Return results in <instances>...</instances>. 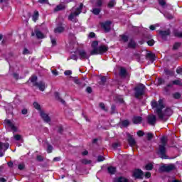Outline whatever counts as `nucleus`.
Masks as SVG:
<instances>
[{
    "instance_id": "1",
    "label": "nucleus",
    "mask_w": 182,
    "mask_h": 182,
    "mask_svg": "<svg viewBox=\"0 0 182 182\" xmlns=\"http://www.w3.org/2000/svg\"><path fill=\"white\" fill-rule=\"evenodd\" d=\"M152 109H156V113L158 114L159 118L164 122L167 120L166 117H168L173 114V110L171 108H166L164 112H163V109L166 107L164 106V103L163 102V100H159L157 101L151 102Z\"/></svg>"
},
{
    "instance_id": "2",
    "label": "nucleus",
    "mask_w": 182,
    "mask_h": 182,
    "mask_svg": "<svg viewBox=\"0 0 182 182\" xmlns=\"http://www.w3.org/2000/svg\"><path fill=\"white\" fill-rule=\"evenodd\" d=\"M161 143L162 144L159 145L158 154L161 159L166 160L168 159V156H167L166 154L167 153V150L166 149V146H167V140L166 139V137L163 136L161 139Z\"/></svg>"
},
{
    "instance_id": "3",
    "label": "nucleus",
    "mask_w": 182,
    "mask_h": 182,
    "mask_svg": "<svg viewBox=\"0 0 182 182\" xmlns=\"http://www.w3.org/2000/svg\"><path fill=\"white\" fill-rule=\"evenodd\" d=\"M146 90V86L143 84H139L134 89V97L136 99H140L141 96L144 95V92Z\"/></svg>"
},
{
    "instance_id": "4",
    "label": "nucleus",
    "mask_w": 182,
    "mask_h": 182,
    "mask_svg": "<svg viewBox=\"0 0 182 182\" xmlns=\"http://www.w3.org/2000/svg\"><path fill=\"white\" fill-rule=\"evenodd\" d=\"M82 9H83V4L81 3L80 4V6L76 9V11L74 12H72L68 16L69 21H72V22H77V18H76V17L79 16V15L82 14Z\"/></svg>"
},
{
    "instance_id": "5",
    "label": "nucleus",
    "mask_w": 182,
    "mask_h": 182,
    "mask_svg": "<svg viewBox=\"0 0 182 182\" xmlns=\"http://www.w3.org/2000/svg\"><path fill=\"white\" fill-rule=\"evenodd\" d=\"M109 50V47L102 45L97 47V48L92 49L90 51V55H102V53H105Z\"/></svg>"
},
{
    "instance_id": "6",
    "label": "nucleus",
    "mask_w": 182,
    "mask_h": 182,
    "mask_svg": "<svg viewBox=\"0 0 182 182\" xmlns=\"http://www.w3.org/2000/svg\"><path fill=\"white\" fill-rule=\"evenodd\" d=\"M176 165H174V164H164L160 166L159 171H161V173H170V171H174Z\"/></svg>"
},
{
    "instance_id": "7",
    "label": "nucleus",
    "mask_w": 182,
    "mask_h": 182,
    "mask_svg": "<svg viewBox=\"0 0 182 182\" xmlns=\"http://www.w3.org/2000/svg\"><path fill=\"white\" fill-rule=\"evenodd\" d=\"M112 25V21H107L102 23H100V26L102 29H104L105 32L107 33V32H110V26Z\"/></svg>"
},
{
    "instance_id": "8",
    "label": "nucleus",
    "mask_w": 182,
    "mask_h": 182,
    "mask_svg": "<svg viewBox=\"0 0 182 182\" xmlns=\"http://www.w3.org/2000/svg\"><path fill=\"white\" fill-rule=\"evenodd\" d=\"M146 119L148 124H150V126H155L157 122V118L156 117V115L153 114L148 115Z\"/></svg>"
},
{
    "instance_id": "9",
    "label": "nucleus",
    "mask_w": 182,
    "mask_h": 182,
    "mask_svg": "<svg viewBox=\"0 0 182 182\" xmlns=\"http://www.w3.org/2000/svg\"><path fill=\"white\" fill-rule=\"evenodd\" d=\"M40 116L46 123H50V117H49V115L46 114L44 111H40Z\"/></svg>"
},
{
    "instance_id": "10",
    "label": "nucleus",
    "mask_w": 182,
    "mask_h": 182,
    "mask_svg": "<svg viewBox=\"0 0 182 182\" xmlns=\"http://www.w3.org/2000/svg\"><path fill=\"white\" fill-rule=\"evenodd\" d=\"M158 32L161 38H162V39H164V41H166L167 36H170V33H171L170 29H168L166 31L159 30Z\"/></svg>"
},
{
    "instance_id": "11",
    "label": "nucleus",
    "mask_w": 182,
    "mask_h": 182,
    "mask_svg": "<svg viewBox=\"0 0 182 182\" xmlns=\"http://www.w3.org/2000/svg\"><path fill=\"white\" fill-rule=\"evenodd\" d=\"M90 3L95 8H102L103 6V0H90Z\"/></svg>"
},
{
    "instance_id": "12",
    "label": "nucleus",
    "mask_w": 182,
    "mask_h": 182,
    "mask_svg": "<svg viewBox=\"0 0 182 182\" xmlns=\"http://www.w3.org/2000/svg\"><path fill=\"white\" fill-rule=\"evenodd\" d=\"M34 86L38 87L41 92H45V90L46 89V84L43 81H39L38 83H35Z\"/></svg>"
},
{
    "instance_id": "13",
    "label": "nucleus",
    "mask_w": 182,
    "mask_h": 182,
    "mask_svg": "<svg viewBox=\"0 0 182 182\" xmlns=\"http://www.w3.org/2000/svg\"><path fill=\"white\" fill-rule=\"evenodd\" d=\"M78 55L80 59H89L90 58V55L87 54L85 50H80L78 51Z\"/></svg>"
},
{
    "instance_id": "14",
    "label": "nucleus",
    "mask_w": 182,
    "mask_h": 182,
    "mask_svg": "<svg viewBox=\"0 0 182 182\" xmlns=\"http://www.w3.org/2000/svg\"><path fill=\"white\" fill-rule=\"evenodd\" d=\"M4 123L6 124H8V126L11 129V130L15 133L16 132H18V128H16V127H15V124H14V123H12V122H11V120L9 119H6L4 121Z\"/></svg>"
},
{
    "instance_id": "15",
    "label": "nucleus",
    "mask_w": 182,
    "mask_h": 182,
    "mask_svg": "<svg viewBox=\"0 0 182 182\" xmlns=\"http://www.w3.org/2000/svg\"><path fill=\"white\" fill-rule=\"evenodd\" d=\"M136 46H137V43H136L134 39L133 38L129 39L127 48H129V49H136Z\"/></svg>"
},
{
    "instance_id": "16",
    "label": "nucleus",
    "mask_w": 182,
    "mask_h": 182,
    "mask_svg": "<svg viewBox=\"0 0 182 182\" xmlns=\"http://www.w3.org/2000/svg\"><path fill=\"white\" fill-rule=\"evenodd\" d=\"M133 176L135 178H141V177H143V171L141 169H136L134 171Z\"/></svg>"
},
{
    "instance_id": "17",
    "label": "nucleus",
    "mask_w": 182,
    "mask_h": 182,
    "mask_svg": "<svg viewBox=\"0 0 182 182\" xmlns=\"http://www.w3.org/2000/svg\"><path fill=\"white\" fill-rule=\"evenodd\" d=\"M128 143L131 147H134V146H136V140L133 138V136L130 134L128 135Z\"/></svg>"
},
{
    "instance_id": "18",
    "label": "nucleus",
    "mask_w": 182,
    "mask_h": 182,
    "mask_svg": "<svg viewBox=\"0 0 182 182\" xmlns=\"http://www.w3.org/2000/svg\"><path fill=\"white\" fill-rule=\"evenodd\" d=\"M65 31V28L60 24L54 29L55 33H62Z\"/></svg>"
},
{
    "instance_id": "19",
    "label": "nucleus",
    "mask_w": 182,
    "mask_h": 182,
    "mask_svg": "<svg viewBox=\"0 0 182 182\" xmlns=\"http://www.w3.org/2000/svg\"><path fill=\"white\" fill-rule=\"evenodd\" d=\"M143 118L141 117H134L132 119V122L134 124H139V123H141Z\"/></svg>"
},
{
    "instance_id": "20",
    "label": "nucleus",
    "mask_w": 182,
    "mask_h": 182,
    "mask_svg": "<svg viewBox=\"0 0 182 182\" xmlns=\"http://www.w3.org/2000/svg\"><path fill=\"white\" fill-rule=\"evenodd\" d=\"M91 12H92V14L94 15H99V14H100V12H102V8H100V7H94V8H92Z\"/></svg>"
},
{
    "instance_id": "21",
    "label": "nucleus",
    "mask_w": 182,
    "mask_h": 182,
    "mask_svg": "<svg viewBox=\"0 0 182 182\" xmlns=\"http://www.w3.org/2000/svg\"><path fill=\"white\" fill-rule=\"evenodd\" d=\"M35 33L38 39H43V38H45V36L43 35V33H42V32H41V31L38 29L35 31Z\"/></svg>"
},
{
    "instance_id": "22",
    "label": "nucleus",
    "mask_w": 182,
    "mask_h": 182,
    "mask_svg": "<svg viewBox=\"0 0 182 182\" xmlns=\"http://www.w3.org/2000/svg\"><path fill=\"white\" fill-rule=\"evenodd\" d=\"M65 9V5L59 4L54 9V12H59V11H63Z\"/></svg>"
},
{
    "instance_id": "23",
    "label": "nucleus",
    "mask_w": 182,
    "mask_h": 182,
    "mask_svg": "<svg viewBox=\"0 0 182 182\" xmlns=\"http://www.w3.org/2000/svg\"><path fill=\"white\" fill-rule=\"evenodd\" d=\"M146 58L150 59V60H152V62H154L156 60V55L153 53H149L146 55Z\"/></svg>"
},
{
    "instance_id": "24",
    "label": "nucleus",
    "mask_w": 182,
    "mask_h": 182,
    "mask_svg": "<svg viewBox=\"0 0 182 182\" xmlns=\"http://www.w3.org/2000/svg\"><path fill=\"white\" fill-rule=\"evenodd\" d=\"M107 171L109 174H115L116 173V167L109 166L107 168Z\"/></svg>"
},
{
    "instance_id": "25",
    "label": "nucleus",
    "mask_w": 182,
    "mask_h": 182,
    "mask_svg": "<svg viewBox=\"0 0 182 182\" xmlns=\"http://www.w3.org/2000/svg\"><path fill=\"white\" fill-rule=\"evenodd\" d=\"M127 73V70L124 68H121L119 71V75L122 76V77H124L126 76V74Z\"/></svg>"
},
{
    "instance_id": "26",
    "label": "nucleus",
    "mask_w": 182,
    "mask_h": 182,
    "mask_svg": "<svg viewBox=\"0 0 182 182\" xmlns=\"http://www.w3.org/2000/svg\"><path fill=\"white\" fill-rule=\"evenodd\" d=\"M55 97L57 100H59L63 105H65V100H63L62 98H60V96L59 95V92H55Z\"/></svg>"
},
{
    "instance_id": "27",
    "label": "nucleus",
    "mask_w": 182,
    "mask_h": 182,
    "mask_svg": "<svg viewBox=\"0 0 182 182\" xmlns=\"http://www.w3.org/2000/svg\"><path fill=\"white\" fill-rule=\"evenodd\" d=\"M174 84L173 83V81L172 82H170L167 85L166 87H164V90L165 92H166V93H168V92H170V90L168 88L170 87H173V85Z\"/></svg>"
},
{
    "instance_id": "28",
    "label": "nucleus",
    "mask_w": 182,
    "mask_h": 182,
    "mask_svg": "<svg viewBox=\"0 0 182 182\" xmlns=\"http://www.w3.org/2000/svg\"><path fill=\"white\" fill-rule=\"evenodd\" d=\"M127 178L124 177H119L114 181V182H128Z\"/></svg>"
},
{
    "instance_id": "29",
    "label": "nucleus",
    "mask_w": 182,
    "mask_h": 182,
    "mask_svg": "<svg viewBox=\"0 0 182 182\" xmlns=\"http://www.w3.org/2000/svg\"><path fill=\"white\" fill-rule=\"evenodd\" d=\"M31 82L33 83V86H35V83H38V76L33 75L31 77Z\"/></svg>"
},
{
    "instance_id": "30",
    "label": "nucleus",
    "mask_w": 182,
    "mask_h": 182,
    "mask_svg": "<svg viewBox=\"0 0 182 182\" xmlns=\"http://www.w3.org/2000/svg\"><path fill=\"white\" fill-rule=\"evenodd\" d=\"M159 4L162 8H167V3L164 0H158Z\"/></svg>"
},
{
    "instance_id": "31",
    "label": "nucleus",
    "mask_w": 182,
    "mask_h": 182,
    "mask_svg": "<svg viewBox=\"0 0 182 182\" xmlns=\"http://www.w3.org/2000/svg\"><path fill=\"white\" fill-rule=\"evenodd\" d=\"M172 82L173 83V85H176L177 86H182V81L181 79L175 80L172 81Z\"/></svg>"
},
{
    "instance_id": "32",
    "label": "nucleus",
    "mask_w": 182,
    "mask_h": 182,
    "mask_svg": "<svg viewBox=\"0 0 182 182\" xmlns=\"http://www.w3.org/2000/svg\"><path fill=\"white\" fill-rule=\"evenodd\" d=\"M38 18H39V12L35 11L34 14L33 15V21L36 22V21H38Z\"/></svg>"
},
{
    "instance_id": "33",
    "label": "nucleus",
    "mask_w": 182,
    "mask_h": 182,
    "mask_svg": "<svg viewBox=\"0 0 182 182\" xmlns=\"http://www.w3.org/2000/svg\"><path fill=\"white\" fill-rule=\"evenodd\" d=\"M120 37L123 42H124V43L129 42V36H127L126 35H121Z\"/></svg>"
},
{
    "instance_id": "34",
    "label": "nucleus",
    "mask_w": 182,
    "mask_h": 182,
    "mask_svg": "<svg viewBox=\"0 0 182 182\" xmlns=\"http://www.w3.org/2000/svg\"><path fill=\"white\" fill-rule=\"evenodd\" d=\"M80 161L82 164H92V160H89V159H82Z\"/></svg>"
},
{
    "instance_id": "35",
    "label": "nucleus",
    "mask_w": 182,
    "mask_h": 182,
    "mask_svg": "<svg viewBox=\"0 0 182 182\" xmlns=\"http://www.w3.org/2000/svg\"><path fill=\"white\" fill-rule=\"evenodd\" d=\"M121 123H122L123 127H127V126H129V124H130V122L127 119L122 121Z\"/></svg>"
},
{
    "instance_id": "36",
    "label": "nucleus",
    "mask_w": 182,
    "mask_h": 182,
    "mask_svg": "<svg viewBox=\"0 0 182 182\" xmlns=\"http://www.w3.org/2000/svg\"><path fill=\"white\" fill-rule=\"evenodd\" d=\"M114 5H116V1L115 0L109 1V4H108L109 8H113V6H114Z\"/></svg>"
},
{
    "instance_id": "37",
    "label": "nucleus",
    "mask_w": 182,
    "mask_h": 182,
    "mask_svg": "<svg viewBox=\"0 0 182 182\" xmlns=\"http://www.w3.org/2000/svg\"><path fill=\"white\" fill-rule=\"evenodd\" d=\"M100 109H102L105 112H107V108H106V106L105 105V103L100 102Z\"/></svg>"
},
{
    "instance_id": "38",
    "label": "nucleus",
    "mask_w": 182,
    "mask_h": 182,
    "mask_svg": "<svg viewBox=\"0 0 182 182\" xmlns=\"http://www.w3.org/2000/svg\"><path fill=\"white\" fill-rule=\"evenodd\" d=\"M181 46V43H175V44L173 45V49L174 50H176V49H178V48H180Z\"/></svg>"
},
{
    "instance_id": "39",
    "label": "nucleus",
    "mask_w": 182,
    "mask_h": 182,
    "mask_svg": "<svg viewBox=\"0 0 182 182\" xmlns=\"http://www.w3.org/2000/svg\"><path fill=\"white\" fill-rule=\"evenodd\" d=\"M146 170H153V164H147L145 166Z\"/></svg>"
},
{
    "instance_id": "40",
    "label": "nucleus",
    "mask_w": 182,
    "mask_h": 182,
    "mask_svg": "<svg viewBox=\"0 0 182 182\" xmlns=\"http://www.w3.org/2000/svg\"><path fill=\"white\" fill-rule=\"evenodd\" d=\"M14 138L15 139V140H16V141H19V140H22V136L20 134L14 135Z\"/></svg>"
},
{
    "instance_id": "41",
    "label": "nucleus",
    "mask_w": 182,
    "mask_h": 182,
    "mask_svg": "<svg viewBox=\"0 0 182 182\" xmlns=\"http://www.w3.org/2000/svg\"><path fill=\"white\" fill-rule=\"evenodd\" d=\"M99 45V42L95 41L92 42V47L93 49H97V46Z\"/></svg>"
},
{
    "instance_id": "42",
    "label": "nucleus",
    "mask_w": 182,
    "mask_h": 182,
    "mask_svg": "<svg viewBox=\"0 0 182 182\" xmlns=\"http://www.w3.org/2000/svg\"><path fill=\"white\" fill-rule=\"evenodd\" d=\"M147 140L150 141L153 137H154V135L152 133H147L146 134Z\"/></svg>"
},
{
    "instance_id": "43",
    "label": "nucleus",
    "mask_w": 182,
    "mask_h": 182,
    "mask_svg": "<svg viewBox=\"0 0 182 182\" xmlns=\"http://www.w3.org/2000/svg\"><path fill=\"white\" fill-rule=\"evenodd\" d=\"M33 107L36 109L37 110H41V105L38 102H34L33 104Z\"/></svg>"
},
{
    "instance_id": "44",
    "label": "nucleus",
    "mask_w": 182,
    "mask_h": 182,
    "mask_svg": "<svg viewBox=\"0 0 182 182\" xmlns=\"http://www.w3.org/2000/svg\"><path fill=\"white\" fill-rule=\"evenodd\" d=\"M52 150H53V146L50 144H48L47 152L52 153Z\"/></svg>"
},
{
    "instance_id": "45",
    "label": "nucleus",
    "mask_w": 182,
    "mask_h": 182,
    "mask_svg": "<svg viewBox=\"0 0 182 182\" xmlns=\"http://www.w3.org/2000/svg\"><path fill=\"white\" fill-rule=\"evenodd\" d=\"M173 97L174 99H180V97H181V94H180L179 92H176L175 94H173Z\"/></svg>"
},
{
    "instance_id": "46",
    "label": "nucleus",
    "mask_w": 182,
    "mask_h": 182,
    "mask_svg": "<svg viewBox=\"0 0 182 182\" xmlns=\"http://www.w3.org/2000/svg\"><path fill=\"white\" fill-rule=\"evenodd\" d=\"M8 149H9V144L8 143H3V150H8Z\"/></svg>"
},
{
    "instance_id": "47",
    "label": "nucleus",
    "mask_w": 182,
    "mask_h": 182,
    "mask_svg": "<svg viewBox=\"0 0 182 182\" xmlns=\"http://www.w3.org/2000/svg\"><path fill=\"white\" fill-rule=\"evenodd\" d=\"M175 36H177L178 38H182V32L181 31L175 32Z\"/></svg>"
},
{
    "instance_id": "48",
    "label": "nucleus",
    "mask_w": 182,
    "mask_h": 182,
    "mask_svg": "<svg viewBox=\"0 0 182 182\" xmlns=\"http://www.w3.org/2000/svg\"><path fill=\"white\" fill-rule=\"evenodd\" d=\"M37 161H43V156L41 155H38L36 157Z\"/></svg>"
},
{
    "instance_id": "49",
    "label": "nucleus",
    "mask_w": 182,
    "mask_h": 182,
    "mask_svg": "<svg viewBox=\"0 0 182 182\" xmlns=\"http://www.w3.org/2000/svg\"><path fill=\"white\" fill-rule=\"evenodd\" d=\"M106 83V77L103 76L101 77V82L100 84L105 85Z\"/></svg>"
},
{
    "instance_id": "50",
    "label": "nucleus",
    "mask_w": 182,
    "mask_h": 182,
    "mask_svg": "<svg viewBox=\"0 0 182 182\" xmlns=\"http://www.w3.org/2000/svg\"><path fill=\"white\" fill-rule=\"evenodd\" d=\"M112 147H113V149H117V147H120V143H119V142L114 143L112 144Z\"/></svg>"
},
{
    "instance_id": "51",
    "label": "nucleus",
    "mask_w": 182,
    "mask_h": 182,
    "mask_svg": "<svg viewBox=\"0 0 182 182\" xmlns=\"http://www.w3.org/2000/svg\"><path fill=\"white\" fill-rule=\"evenodd\" d=\"M147 44L149 45V46H153V45H154V40L148 41Z\"/></svg>"
},
{
    "instance_id": "52",
    "label": "nucleus",
    "mask_w": 182,
    "mask_h": 182,
    "mask_svg": "<svg viewBox=\"0 0 182 182\" xmlns=\"http://www.w3.org/2000/svg\"><path fill=\"white\" fill-rule=\"evenodd\" d=\"M104 160H105V157L103 156H98L97 161H99V162L104 161Z\"/></svg>"
},
{
    "instance_id": "53",
    "label": "nucleus",
    "mask_w": 182,
    "mask_h": 182,
    "mask_svg": "<svg viewBox=\"0 0 182 182\" xmlns=\"http://www.w3.org/2000/svg\"><path fill=\"white\" fill-rule=\"evenodd\" d=\"M18 170H23V168H25V165L23 164H18Z\"/></svg>"
},
{
    "instance_id": "54",
    "label": "nucleus",
    "mask_w": 182,
    "mask_h": 182,
    "mask_svg": "<svg viewBox=\"0 0 182 182\" xmlns=\"http://www.w3.org/2000/svg\"><path fill=\"white\" fill-rule=\"evenodd\" d=\"M29 50H28V48H24V50H23V55H29Z\"/></svg>"
},
{
    "instance_id": "55",
    "label": "nucleus",
    "mask_w": 182,
    "mask_h": 182,
    "mask_svg": "<svg viewBox=\"0 0 182 182\" xmlns=\"http://www.w3.org/2000/svg\"><path fill=\"white\" fill-rule=\"evenodd\" d=\"M176 73H178V75H182V68H178L176 69Z\"/></svg>"
},
{
    "instance_id": "56",
    "label": "nucleus",
    "mask_w": 182,
    "mask_h": 182,
    "mask_svg": "<svg viewBox=\"0 0 182 182\" xmlns=\"http://www.w3.org/2000/svg\"><path fill=\"white\" fill-rule=\"evenodd\" d=\"M96 36V33H95L94 32H91L90 33L88 38H95Z\"/></svg>"
},
{
    "instance_id": "57",
    "label": "nucleus",
    "mask_w": 182,
    "mask_h": 182,
    "mask_svg": "<svg viewBox=\"0 0 182 182\" xmlns=\"http://www.w3.org/2000/svg\"><path fill=\"white\" fill-rule=\"evenodd\" d=\"M64 74L65 75V76H70V75H72V71L66 70L64 72Z\"/></svg>"
},
{
    "instance_id": "58",
    "label": "nucleus",
    "mask_w": 182,
    "mask_h": 182,
    "mask_svg": "<svg viewBox=\"0 0 182 182\" xmlns=\"http://www.w3.org/2000/svg\"><path fill=\"white\" fill-rule=\"evenodd\" d=\"M164 79H162V78H159L158 79V83H159V85H163L164 83Z\"/></svg>"
},
{
    "instance_id": "59",
    "label": "nucleus",
    "mask_w": 182,
    "mask_h": 182,
    "mask_svg": "<svg viewBox=\"0 0 182 182\" xmlns=\"http://www.w3.org/2000/svg\"><path fill=\"white\" fill-rule=\"evenodd\" d=\"M50 38H51V43H52L53 46H56V39L52 38V36H50Z\"/></svg>"
},
{
    "instance_id": "60",
    "label": "nucleus",
    "mask_w": 182,
    "mask_h": 182,
    "mask_svg": "<svg viewBox=\"0 0 182 182\" xmlns=\"http://www.w3.org/2000/svg\"><path fill=\"white\" fill-rule=\"evenodd\" d=\"M58 132L60 134L63 133V127H62V126L58 127Z\"/></svg>"
},
{
    "instance_id": "61",
    "label": "nucleus",
    "mask_w": 182,
    "mask_h": 182,
    "mask_svg": "<svg viewBox=\"0 0 182 182\" xmlns=\"http://www.w3.org/2000/svg\"><path fill=\"white\" fill-rule=\"evenodd\" d=\"M137 134H138V136L141 137V136H144V132H143V131H138Z\"/></svg>"
},
{
    "instance_id": "62",
    "label": "nucleus",
    "mask_w": 182,
    "mask_h": 182,
    "mask_svg": "<svg viewBox=\"0 0 182 182\" xmlns=\"http://www.w3.org/2000/svg\"><path fill=\"white\" fill-rule=\"evenodd\" d=\"M86 92L87 93H92V87H87L86 89Z\"/></svg>"
},
{
    "instance_id": "63",
    "label": "nucleus",
    "mask_w": 182,
    "mask_h": 182,
    "mask_svg": "<svg viewBox=\"0 0 182 182\" xmlns=\"http://www.w3.org/2000/svg\"><path fill=\"white\" fill-rule=\"evenodd\" d=\"M156 26H158L157 25H151L149 27V29H151V31H154L156 29Z\"/></svg>"
},
{
    "instance_id": "64",
    "label": "nucleus",
    "mask_w": 182,
    "mask_h": 182,
    "mask_svg": "<svg viewBox=\"0 0 182 182\" xmlns=\"http://www.w3.org/2000/svg\"><path fill=\"white\" fill-rule=\"evenodd\" d=\"M39 4H48V0H38Z\"/></svg>"
}]
</instances>
